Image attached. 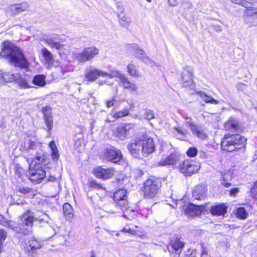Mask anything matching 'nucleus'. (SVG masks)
Wrapping results in <instances>:
<instances>
[{"mask_svg": "<svg viewBox=\"0 0 257 257\" xmlns=\"http://www.w3.org/2000/svg\"><path fill=\"white\" fill-rule=\"evenodd\" d=\"M29 6V5L27 2L12 5L7 8L6 12L11 15H17L25 11L28 8Z\"/></svg>", "mask_w": 257, "mask_h": 257, "instance_id": "2eb2a0df", "label": "nucleus"}, {"mask_svg": "<svg viewBox=\"0 0 257 257\" xmlns=\"http://www.w3.org/2000/svg\"><path fill=\"white\" fill-rule=\"evenodd\" d=\"M104 73L103 77H107L110 78L116 77L119 78L120 81L121 80V78L125 76L116 69H111L109 72H104Z\"/></svg>", "mask_w": 257, "mask_h": 257, "instance_id": "4c0bfd02", "label": "nucleus"}, {"mask_svg": "<svg viewBox=\"0 0 257 257\" xmlns=\"http://www.w3.org/2000/svg\"><path fill=\"white\" fill-rule=\"evenodd\" d=\"M168 3L171 6H175L178 4V1L177 0H168Z\"/></svg>", "mask_w": 257, "mask_h": 257, "instance_id": "680f3d73", "label": "nucleus"}, {"mask_svg": "<svg viewBox=\"0 0 257 257\" xmlns=\"http://www.w3.org/2000/svg\"><path fill=\"white\" fill-rule=\"evenodd\" d=\"M41 247L42 245L39 241L34 238L31 237L27 240L25 248L28 252H34Z\"/></svg>", "mask_w": 257, "mask_h": 257, "instance_id": "412c9836", "label": "nucleus"}, {"mask_svg": "<svg viewBox=\"0 0 257 257\" xmlns=\"http://www.w3.org/2000/svg\"><path fill=\"white\" fill-rule=\"evenodd\" d=\"M200 98L206 103L217 104L218 101L213 98L211 95H207L205 92L202 91H198L196 92Z\"/></svg>", "mask_w": 257, "mask_h": 257, "instance_id": "2f4dec72", "label": "nucleus"}, {"mask_svg": "<svg viewBox=\"0 0 257 257\" xmlns=\"http://www.w3.org/2000/svg\"><path fill=\"white\" fill-rule=\"evenodd\" d=\"M232 3L234 4L239 5L243 7H248L249 5V2H248L247 0H231Z\"/></svg>", "mask_w": 257, "mask_h": 257, "instance_id": "a18cd8bd", "label": "nucleus"}, {"mask_svg": "<svg viewBox=\"0 0 257 257\" xmlns=\"http://www.w3.org/2000/svg\"><path fill=\"white\" fill-rule=\"evenodd\" d=\"M91 257H95V255L93 252H92Z\"/></svg>", "mask_w": 257, "mask_h": 257, "instance_id": "774afa93", "label": "nucleus"}, {"mask_svg": "<svg viewBox=\"0 0 257 257\" xmlns=\"http://www.w3.org/2000/svg\"><path fill=\"white\" fill-rule=\"evenodd\" d=\"M34 159L37 161L36 163H39L40 162H42L44 159V153L43 151L41 150H40L37 153Z\"/></svg>", "mask_w": 257, "mask_h": 257, "instance_id": "37998d69", "label": "nucleus"}, {"mask_svg": "<svg viewBox=\"0 0 257 257\" xmlns=\"http://www.w3.org/2000/svg\"><path fill=\"white\" fill-rule=\"evenodd\" d=\"M238 192L239 189L238 188H234L230 191L229 195L230 196H235Z\"/></svg>", "mask_w": 257, "mask_h": 257, "instance_id": "5fc2aeb1", "label": "nucleus"}, {"mask_svg": "<svg viewBox=\"0 0 257 257\" xmlns=\"http://www.w3.org/2000/svg\"><path fill=\"white\" fill-rule=\"evenodd\" d=\"M34 220V216L29 211L20 217L18 223L14 221L8 220L0 214V224L17 233L25 235H29L32 232Z\"/></svg>", "mask_w": 257, "mask_h": 257, "instance_id": "f257e3e1", "label": "nucleus"}, {"mask_svg": "<svg viewBox=\"0 0 257 257\" xmlns=\"http://www.w3.org/2000/svg\"><path fill=\"white\" fill-rule=\"evenodd\" d=\"M128 113H109L106 120L108 122H113L116 118L125 116Z\"/></svg>", "mask_w": 257, "mask_h": 257, "instance_id": "a19ab883", "label": "nucleus"}, {"mask_svg": "<svg viewBox=\"0 0 257 257\" xmlns=\"http://www.w3.org/2000/svg\"><path fill=\"white\" fill-rule=\"evenodd\" d=\"M197 150L195 148H190L187 152V154L189 157H193L197 155Z\"/></svg>", "mask_w": 257, "mask_h": 257, "instance_id": "09e8293b", "label": "nucleus"}, {"mask_svg": "<svg viewBox=\"0 0 257 257\" xmlns=\"http://www.w3.org/2000/svg\"><path fill=\"white\" fill-rule=\"evenodd\" d=\"M185 213L188 217H194L198 216L201 213V207L190 204L187 207Z\"/></svg>", "mask_w": 257, "mask_h": 257, "instance_id": "5701e85b", "label": "nucleus"}, {"mask_svg": "<svg viewBox=\"0 0 257 257\" xmlns=\"http://www.w3.org/2000/svg\"><path fill=\"white\" fill-rule=\"evenodd\" d=\"M245 8H246L244 12L246 16L245 21L250 17L257 19V8H254L252 5H248V7Z\"/></svg>", "mask_w": 257, "mask_h": 257, "instance_id": "c9c22d12", "label": "nucleus"}, {"mask_svg": "<svg viewBox=\"0 0 257 257\" xmlns=\"http://www.w3.org/2000/svg\"><path fill=\"white\" fill-rule=\"evenodd\" d=\"M200 168V164L193 160H186L180 165L181 172L185 176H191Z\"/></svg>", "mask_w": 257, "mask_h": 257, "instance_id": "6e6552de", "label": "nucleus"}, {"mask_svg": "<svg viewBox=\"0 0 257 257\" xmlns=\"http://www.w3.org/2000/svg\"><path fill=\"white\" fill-rule=\"evenodd\" d=\"M226 207L224 204H218L212 206L210 212L213 215H224L226 213Z\"/></svg>", "mask_w": 257, "mask_h": 257, "instance_id": "c756f323", "label": "nucleus"}, {"mask_svg": "<svg viewBox=\"0 0 257 257\" xmlns=\"http://www.w3.org/2000/svg\"><path fill=\"white\" fill-rule=\"evenodd\" d=\"M143 117L147 120H150L154 118V113H142Z\"/></svg>", "mask_w": 257, "mask_h": 257, "instance_id": "6e6d98bb", "label": "nucleus"}, {"mask_svg": "<svg viewBox=\"0 0 257 257\" xmlns=\"http://www.w3.org/2000/svg\"><path fill=\"white\" fill-rule=\"evenodd\" d=\"M32 83L39 87H44L46 84V76L44 74H38L33 77Z\"/></svg>", "mask_w": 257, "mask_h": 257, "instance_id": "f704fd0d", "label": "nucleus"}, {"mask_svg": "<svg viewBox=\"0 0 257 257\" xmlns=\"http://www.w3.org/2000/svg\"><path fill=\"white\" fill-rule=\"evenodd\" d=\"M246 139L239 135H226L221 143L224 151L232 152L240 150L245 147Z\"/></svg>", "mask_w": 257, "mask_h": 257, "instance_id": "7ed1b4c3", "label": "nucleus"}, {"mask_svg": "<svg viewBox=\"0 0 257 257\" xmlns=\"http://www.w3.org/2000/svg\"><path fill=\"white\" fill-rule=\"evenodd\" d=\"M193 70L192 67L186 66L183 68L181 74V84L182 86L193 90L195 87L193 82Z\"/></svg>", "mask_w": 257, "mask_h": 257, "instance_id": "39448f33", "label": "nucleus"}, {"mask_svg": "<svg viewBox=\"0 0 257 257\" xmlns=\"http://www.w3.org/2000/svg\"><path fill=\"white\" fill-rule=\"evenodd\" d=\"M179 159V156L176 153H172L167 158L162 159L158 163L159 166H166L175 164Z\"/></svg>", "mask_w": 257, "mask_h": 257, "instance_id": "aec40b11", "label": "nucleus"}, {"mask_svg": "<svg viewBox=\"0 0 257 257\" xmlns=\"http://www.w3.org/2000/svg\"><path fill=\"white\" fill-rule=\"evenodd\" d=\"M56 180H57V179L55 177H54L53 176H50L49 177V178L48 180V182H55Z\"/></svg>", "mask_w": 257, "mask_h": 257, "instance_id": "69168bd1", "label": "nucleus"}, {"mask_svg": "<svg viewBox=\"0 0 257 257\" xmlns=\"http://www.w3.org/2000/svg\"><path fill=\"white\" fill-rule=\"evenodd\" d=\"M206 188L204 186H197L192 192V196L196 200L203 199L206 196Z\"/></svg>", "mask_w": 257, "mask_h": 257, "instance_id": "b1692460", "label": "nucleus"}, {"mask_svg": "<svg viewBox=\"0 0 257 257\" xmlns=\"http://www.w3.org/2000/svg\"><path fill=\"white\" fill-rule=\"evenodd\" d=\"M202 250L201 252V257H204V255H207L208 251L202 245Z\"/></svg>", "mask_w": 257, "mask_h": 257, "instance_id": "0e129e2a", "label": "nucleus"}, {"mask_svg": "<svg viewBox=\"0 0 257 257\" xmlns=\"http://www.w3.org/2000/svg\"><path fill=\"white\" fill-rule=\"evenodd\" d=\"M221 178L220 181L221 184L226 188H228L231 186L230 182L232 180V176L231 173L229 172H221Z\"/></svg>", "mask_w": 257, "mask_h": 257, "instance_id": "7c9ffc66", "label": "nucleus"}, {"mask_svg": "<svg viewBox=\"0 0 257 257\" xmlns=\"http://www.w3.org/2000/svg\"><path fill=\"white\" fill-rule=\"evenodd\" d=\"M184 247V243L179 238H175L171 240L168 249L171 253H177L181 252Z\"/></svg>", "mask_w": 257, "mask_h": 257, "instance_id": "f3484780", "label": "nucleus"}, {"mask_svg": "<svg viewBox=\"0 0 257 257\" xmlns=\"http://www.w3.org/2000/svg\"><path fill=\"white\" fill-rule=\"evenodd\" d=\"M15 74L9 71L0 70V84L5 85L8 83L13 82L15 79Z\"/></svg>", "mask_w": 257, "mask_h": 257, "instance_id": "4be33fe9", "label": "nucleus"}, {"mask_svg": "<svg viewBox=\"0 0 257 257\" xmlns=\"http://www.w3.org/2000/svg\"><path fill=\"white\" fill-rule=\"evenodd\" d=\"M7 232L4 229H0V243H4L7 237Z\"/></svg>", "mask_w": 257, "mask_h": 257, "instance_id": "49530a36", "label": "nucleus"}, {"mask_svg": "<svg viewBox=\"0 0 257 257\" xmlns=\"http://www.w3.org/2000/svg\"><path fill=\"white\" fill-rule=\"evenodd\" d=\"M247 213L243 207L238 208L236 210V216L238 218L244 219L246 218Z\"/></svg>", "mask_w": 257, "mask_h": 257, "instance_id": "79ce46f5", "label": "nucleus"}, {"mask_svg": "<svg viewBox=\"0 0 257 257\" xmlns=\"http://www.w3.org/2000/svg\"><path fill=\"white\" fill-rule=\"evenodd\" d=\"M236 87L238 90L243 91L247 88V85L242 83H239L237 84Z\"/></svg>", "mask_w": 257, "mask_h": 257, "instance_id": "603ef678", "label": "nucleus"}, {"mask_svg": "<svg viewBox=\"0 0 257 257\" xmlns=\"http://www.w3.org/2000/svg\"><path fill=\"white\" fill-rule=\"evenodd\" d=\"M102 156L103 159L115 164L122 159L121 152L112 146L105 149Z\"/></svg>", "mask_w": 257, "mask_h": 257, "instance_id": "0eeeda50", "label": "nucleus"}, {"mask_svg": "<svg viewBox=\"0 0 257 257\" xmlns=\"http://www.w3.org/2000/svg\"><path fill=\"white\" fill-rule=\"evenodd\" d=\"M89 187L95 189H102L104 192L105 191V189L101 184H98L95 181H91L89 183Z\"/></svg>", "mask_w": 257, "mask_h": 257, "instance_id": "c03bdc74", "label": "nucleus"}, {"mask_svg": "<svg viewBox=\"0 0 257 257\" xmlns=\"http://www.w3.org/2000/svg\"><path fill=\"white\" fill-rule=\"evenodd\" d=\"M160 187V182L155 178L147 180L144 185V192L146 197L152 198L157 193Z\"/></svg>", "mask_w": 257, "mask_h": 257, "instance_id": "423d86ee", "label": "nucleus"}, {"mask_svg": "<svg viewBox=\"0 0 257 257\" xmlns=\"http://www.w3.org/2000/svg\"><path fill=\"white\" fill-rule=\"evenodd\" d=\"M41 53L44 57L46 63L48 64H52L53 61V56L52 53L46 48L41 50Z\"/></svg>", "mask_w": 257, "mask_h": 257, "instance_id": "58836bf2", "label": "nucleus"}, {"mask_svg": "<svg viewBox=\"0 0 257 257\" xmlns=\"http://www.w3.org/2000/svg\"><path fill=\"white\" fill-rule=\"evenodd\" d=\"M120 82L124 89H127L132 93L137 91L138 88L137 85L128 80L125 76L121 78Z\"/></svg>", "mask_w": 257, "mask_h": 257, "instance_id": "cd10ccee", "label": "nucleus"}, {"mask_svg": "<svg viewBox=\"0 0 257 257\" xmlns=\"http://www.w3.org/2000/svg\"><path fill=\"white\" fill-rule=\"evenodd\" d=\"M46 172L44 169H37L32 172L30 176V180L35 184H39L44 179Z\"/></svg>", "mask_w": 257, "mask_h": 257, "instance_id": "6ab92c4d", "label": "nucleus"}, {"mask_svg": "<svg viewBox=\"0 0 257 257\" xmlns=\"http://www.w3.org/2000/svg\"><path fill=\"white\" fill-rule=\"evenodd\" d=\"M187 123L194 135L201 139L207 138V135L202 126L194 124L190 121L188 122Z\"/></svg>", "mask_w": 257, "mask_h": 257, "instance_id": "a211bd4d", "label": "nucleus"}, {"mask_svg": "<svg viewBox=\"0 0 257 257\" xmlns=\"http://www.w3.org/2000/svg\"><path fill=\"white\" fill-rule=\"evenodd\" d=\"M63 214L66 220H70L74 216L73 210L69 203H65L63 206Z\"/></svg>", "mask_w": 257, "mask_h": 257, "instance_id": "72a5a7b5", "label": "nucleus"}, {"mask_svg": "<svg viewBox=\"0 0 257 257\" xmlns=\"http://www.w3.org/2000/svg\"><path fill=\"white\" fill-rule=\"evenodd\" d=\"M155 148V144L152 138L146 137L142 141V153L145 157L152 154Z\"/></svg>", "mask_w": 257, "mask_h": 257, "instance_id": "ddd939ff", "label": "nucleus"}, {"mask_svg": "<svg viewBox=\"0 0 257 257\" xmlns=\"http://www.w3.org/2000/svg\"><path fill=\"white\" fill-rule=\"evenodd\" d=\"M126 193L125 189H121L117 190L114 194V200L120 209L126 208V203H127Z\"/></svg>", "mask_w": 257, "mask_h": 257, "instance_id": "f8f14e48", "label": "nucleus"}, {"mask_svg": "<svg viewBox=\"0 0 257 257\" xmlns=\"http://www.w3.org/2000/svg\"><path fill=\"white\" fill-rule=\"evenodd\" d=\"M127 149L133 157L139 158L142 152V140L139 138L132 140L127 145Z\"/></svg>", "mask_w": 257, "mask_h": 257, "instance_id": "9b49d317", "label": "nucleus"}, {"mask_svg": "<svg viewBox=\"0 0 257 257\" xmlns=\"http://www.w3.org/2000/svg\"><path fill=\"white\" fill-rule=\"evenodd\" d=\"M248 2H249V5H252V2H254L255 0H247Z\"/></svg>", "mask_w": 257, "mask_h": 257, "instance_id": "338daca9", "label": "nucleus"}, {"mask_svg": "<svg viewBox=\"0 0 257 257\" xmlns=\"http://www.w3.org/2000/svg\"><path fill=\"white\" fill-rule=\"evenodd\" d=\"M133 128L132 124H123L117 127L116 135L121 140H124L133 133Z\"/></svg>", "mask_w": 257, "mask_h": 257, "instance_id": "dca6fc26", "label": "nucleus"}, {"mask_svg": "<svg viewBox=\"0 0 257 257\" xmlns=\"http://www.w3.org/2000/svg\"><path fill=\"white\" fill-rule=\"evenodd\" d=\"M125 207L126 208L123 209H121L123 213V217L129 220H132L133 218H134L136 215L135 211L132 209L130 208L127 203H126Z\"/></svg>", "mask_w": 257, "mask_h": 257, "instance_id": "e433bc0d", "label": "nucleus"}, {"mask_svg": "<svg viewBox=\"0 0 257 257\" xmlns=\"http://www.w3.org/2000/svg\"><path fill=\"white\" fill-rule=\"evenodd\" d=\"M105 74L104 71L97 69L93 66H90L85 70V78L90 82H93L97 79L99 76L103 77Z\"/></svg>", "mask_w": 257, "mask_h": 257, "instance_id": "9d476101", "label": "nucleus"}, {"mask_svg": "<svg viewBox=\"0 0 257 257\" xmlns=\"http://www.w3.org/2000/svg\"><path fill=\"white\" fill-rule=\"evenodd\" d=\"M1 57H7L15 66L22 68L29 67V63L20 48L9 41L3 43V47L0 53Z\"/></svg>", "mask_w": 257, "mask_h": 257, "instance_id": "f03ea898", "label": "nucleus"}, {"mask_svg": "<svg viewBox=\"0 0 257 257\" xmlns=\"http://www.w3.org/2000/svg\"><path fill=\"white\" fill-rule=\"evenodd\" d=\"M99 49L95 46L84 48L82 52L73 53V57L80 63L90 61L99 53Z\"/></svg>", "mask_w": 257, "mask_h": 257, "instance_id": "20e7f679", "label": "nucleus"}, {"mask_svg": "<svg viewBox=\"0 0 257 257\" xmlns=\"http://www.w3.org/2000/svg\"><path fill=\"white\" fill-rule=\"evenodd\" d=\"M14 81L18 84L20 88L27 89L31 87L29 82L26 79L22 77L19 73H16L15 74V79Z\"/></svg>", "mask_w": 257, "mask_h": 257, "instance_id": "bb28decb", "label": "nucleus"}, {"mask_svg": "<svg viewBox=\"0 0 257 257\" xmlns=\"http://www.w3.org/2000/svg\"><path fill=\"white\" fill-rule=\"evenodd\" d=\"M60 68L61 72L63 74H64L66 72L70 70L68 67H66L65 66L64 67L63 66H60Z\"/></svg>", "mask_w": 257, "mask_h": 257, "instance_id": "e2e57ef3", "label": "nucleus"}, {"mask_svg": "<svg viewBox=\"0 0 257 257\" xmlns=\"http://www.w3.org/2000/svg\"><path fill=\"white\" fill-rule=\"evenodd\" d=\"M52 157L54 160H57L59 158V155L58 149L52 151Z\"/></svg>", "mask_w": 257, "mask_h": 257, "instance_id": "864d4df0", "label": "nucleus"}, {"mask_svg": "<svg viewBox=\"0 0 257 257\" xmlns=\"http://www.w3.org/2000/svg\"><path fill=\"white\" fill-rule=\"evenodd\" d=\"M18 191L23 194H27L31 191V189L29 188H26L23 186H19Z\"/></svg>", "mask_w": 257, "mask_h": 257, "instance_id": "8fccbe9b", "label": "nucleus"}, {"mask_svg": "<svg viewBox=\"0 0 257 257\" xmlns=\"http://www.w3.org/2000/svg\"><path fill=\"white\" fill-rule=\"evenodd\" d=\"M59 36L54 35L51 37L48 38L46 40L47 44L52 48H55L57 50H61L63 47L59 42Z\"/></svg>", "mask_w": 257, "mask_h": 257, "instance_id": "a878e982", "label": "nucleus"}, {"mask_svg": "<svg viewBox=\"0 0 257 257\" xmlns=\"http://www.w3.org/2000/svg\"><path fill=\"white\" fill-rule=\"evenodd\" d=\"M51 110V108L48 106L44 107L42 109V112H50Z\"/></svg>", "mask_w": 257, "mask_h": 257, "instance_id": "bf43d9fd", "label": "nucleus"}, {"mask_svg": "<svg viewBox=\"0 0 257 257\" xmlns=\"http://www.w3.org/2000/svg\"><path fill=\"white\" fill-rule=\"evenodd\" d=\"M131 51L135 54L136 58H138L144 63L150 66H153L156 65L155 62L147 56L144 50L139 48L137 44H133L130 46Z\"/></svg>", "mask_w": 257, "mask_h": 257, "instance_id": "1a4fd4ad", "label": "nucleus"}, {"mask_svg": "<svg viewBox=\"0 0 257 257\" xmlns=\"http://www.w3.org/2000/svg\"><path fill=\"white\" fill-rule=\"evenodd\" d=\"M250 192L252 197L257 199V181L253 184V186L251 189Z\"/></svg>", "mask_w": 257, "mask_h": 257, "instance_id": "de8ad7c7", "label": "nucleus"}, {"mask_svg": "<svg viewBox=\"0 0 257 257\" xmlns=\"http://www.w3.org/2000/svg\"><path fill=\"white\" fill-rule=\"evenodd\" d=\"M123 8H120V12L118 13L119 23L122 27L127 28L131 23L132 20L130 17H127L125 14L123 13Z\"/></svg>", "mask_w": 257, "mask_h": 257, "instance_id": "c85d7f7f", "label": "nucleus"}, {"mask_svg": "<svg viewBox=\"0 0 257 257\" xmlns=\"http://www.w3.org/2000/svg\"><path fill=\"white\" fill-rule=\"evenodd\" d=\"M36 147V143L34 142L31 141L30 143V145L29 146V149H35Z\"/></svg>", "mask_w": 257, "mask_h": 257, "instance_id": "052dcab7", "label": "nucleus"}, {"mask_svg": "<svg viewBox=\"0 0 257 257\" xmlns=\"http://www.w3.org/2000/svg\"><path fill=\"white\" fill-rule=\"evenodd\" d=\"M121 231L122 232H126V233H128L132 235H136L137 234V232L136 231L133 230V229H131L130 228H126L125 227H124Z\"/></svg>", "mask_w": 257, "mask_h": 257, "instance_id": "3c124183", "label": "nucleus"}, {"mask_svg": "<svg viewBox=\"0 0 257 257\" xmlns=\"http://www.w3.org/2000/svg\"><path fill=\"white\" fill-rule=\"evenodd\" d=\"M115 100L114 99L110 100L109 101H107L106 102V106L108 108L112 107L114 106V103L115 102Z\"/></svg>", "mask_w": 257, "mask_h": 257, "instance_id": "4d7b16f0", "label": "nucleus"}, {"mask_svg": "<svg viewBox=\"0 0 257 257\" xmlns=\"http://www.w3.org/2000/svg\"><path fill=\"white\" fill-rule=\"evenodd\" d=\"M226 131L231 132L237 131L240 128V122L236 119L230 118L224 125Z\"/></svg>", "mask_w": 257, "mask_h": 257, "instance_id": "393cba45", "label": "nucleus"}, {"mask_svg": "<svg viewBox=\"0 0 257 257\" xmlns=\"http://www.w3.org/2000/svg\"><path fill=\"white\" fill-rule=\"evenodd\" d=\"M44 119L47 126L46 129L49 135H50L51 130L53 127V116L51 113H44Z\"/></svg>", "mask_w": 257, "mask_h": 257, "instance_id": "473e14b6", "label": "nucleus"}, {"mask_svg": "<svg viewBox=\"0 0 257 257\" xmlns=\"http://www.w3.org/2000/svg\"><path fill=\"white\" fill-rule=\"evenodd\" d=\"M93 173L96 178L106 180L113 176L114 170L111 168L104 169L99 167L94 169Z\"/></svg>", "mask_w": 257, "mask_h": 257, "instance_id": "4468645a", "label": "nucleus"}, {"mask_svg": "<svg viewBox=\"0 0 257 257\" xmlns=\"http://www.w3.org/2000/svg\"><path fill=\"white\" fill-rule=\"evenodd\" d=\"M128 73L132 76L138 77L140 76L139 72L136 66L133 64H130L127 67Z\"/></svg>", "mask_w": 257, "mask_h": 257, "instance_id": "ea45409f", "label": "nucleus"}, {"mask_svg": "<svg viewBox=\"0 0 257 257\" xmlns=\"http://www.w3.org/2000/svg\"><path fill=\"white\" fill-rule=\"evenodd\" d=\"M49 146L50 148H51V151L55 150L56 149H57V148L55 145V142L52 141L49 143Z\"/></svg>", "mask_w": 257, "mask_h": 257, "instance_id": "13d9d810", "label": "nucleus"}]
</instances>
